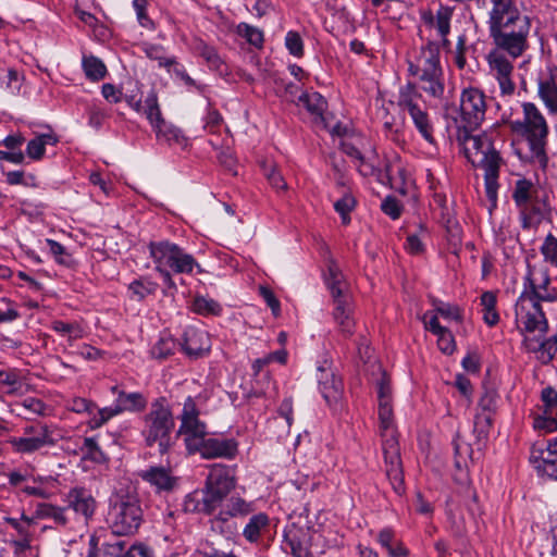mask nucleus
Listing matches in <instances>:
<instances>
[{"instance_id":"obj_1","label":"nucleus","mask_w":557,"mask_h":557,"mask_svg":"<svg viewBox=\"0 0 557 557\" xmlns=\"http://www.w3.org/2000/svg\"><path fill=\"white\" fill-rule=\"evenodd\" d=\"M484 11L494 48L506 51L512 59L520 58L529 49L531 17L515 0H492Z\"/></svg>"},{"instance_id":"obj_2","label":"nucleus","mask_w":557,"mask_h":557,"mask_svg":"<svg viewBox=\"0 0 557 557\" xmlns=\"http://www.w3.org/2000/svg\"><path fill=\"white\" fill-rule=\"evenodd\" d=\"M377 416L380 422V434L382 437V451L385 462V473L389 480L393 490L398 494H403L404 473L400 459V449L397 438V432L394 424V413L392 401L379 403Z\"/></svg>"},{"instance_id":"obj_3","label":"nucleus","mask_w":557,"mask_h":557,"mask_svg":"<svg viewBox=\"0 0 557 557\" xmlns=\"http://www.w3.org/2000/svg\"><path fill=\"white\" fill-rule=\"evenodd\" d=\"M150 257L156 270L162 276L169 288H176L171 272L175 274H190L195 268L201 273L202 269L196 259L178 245L169 240L151 242L148 245Z\"/></svg>"},{"instance_id":"obj_4","label":"nucleus","mask_w":557,"mask_h":557,"mask_svg":"<svg viewBox=\"0 0 557 557\" xmlns=\"http://www.w3.org/2000/svg\"><path fill=\"white\" fill-rule=\"evenodd\" d=\"M175 425L172 409L165 397H159L150 404L143 417L141 435L148 447L158 446L161 455L173 446L172 431Z\"/></svg>"},{"instance_id":"obj_5","label":"nucleus","mask_w":557,"mask_h":557,"mask_svg":"<svg viewBox=\"0 0 557 557\" xmlns=\"http://www.w3.org/2000/svg\"><path fill=\"white\" fill-rule=\"evenodd\" d=\"M435 40H428L421 48L417 61L409 62L408 72L421 82V88L433 98L444 95L443 70L440 63V48Z\"/></svg>"},{"instance_id":"obj_6","label":"nucleus","mask_w":557,"mask_h":557,"mask_svg":"<svg viewBox=\"0 0 557 557\" xmlns=\"http://www.w3.org/2000/svg\"><path fill=\"white\" fill-rule=\"evenodd\" d=\"M466 152L473 165L484 170L487 197L495 200L502 159L492 146L490 137L485 134L469 136L466 140Z\"/></svg>"},{"instance_id":"obj_7","label":"nucleus","mask_w":557,"mask_h":557,"mask_svg":"<svg viewBox=\"0 0 557 557\" xmlns=\"http://www.w3.org/2000/svg\"><path fill=\"white\" fill-rule=\"evenodd\" d=\"M325 283L333 299V319L342 335L350 337L355 331L351 295L339 268L333 261L329 263Z\"/></svg>"},{"instance_id":"obj_8","label":"nucleus","mask_w":557,"mask_h":557,"mask_svg":"<svg viewBox=\"0 0 557 557\" xmlns=\"http://www.w3.org/2000/svg\"><path fill=\"white\" fill-rule=\"evenodd\" d=\"M144 521V511L137 497L119 496L111 504L107 522L112 533L119 536H129L137 533Z\"/></svg>"},{"instance_id":"obj_9","label":"nucleus","mask_w":557,"mask_h":557,"mask_svg":"<svg viewBox=\"0 0 557 557\" xmlns=\"http://www.w3.org/2000/svg\"><path fill=\"white\" fill-rule=\"evenodd\" d=\"M523 119L511 121L510 129L523 136L535 156L544 154V146L548 135L546 120L540 109L532 102L522 104Z\"/></svg>"},{"instance_id":"obj_10","label":"nucleus","mask_w":557,"mask_h":557,"mask_svg":"<svg viewBox=\"0 0 557 557\" xmlns=\"http://www.w3.org/2000/svg\"><path fill=\"white\" fill-rule=\"evenodd\" d=\"M255 511L253 502H248L239 495L226 497L221 507L210 518V529L226 537L237 532V524L233 521L236 518H245Z\"/></svg>"},{"instance_id":"obj_11","label":"nucleus","mask_w":557,"mask_h":557,"mask_svg":"<svg viewBox=\"0 0 557 557\" xmlns=\"http://www.w3.org/2000/svg\"><path fill=\"white\" fill-rule=\"evenodd\" d=\"M180 420L178 434L183 436L187 451L196 454L208 432L206 423L199 419V409L193 397L185 399Z\"/></svg>"},{"instance_id":"obj_12","label":"nucleus","mask_w":557,"mask_h":557,"mask_svg":"<svg viewBox=\"0 0 557 557\" xmlns=\"http://www.w3.org/2000/svg\"><path fill=\"white\" fill-rule=\"evenodd\" d=\"M235 486V468L223 463H214L209 468L202 490L209 496L208 503H214L219 508Z\"/></svg>"},{"instance_id":"obj_13","label":"nucleus","mask_w":557,"mask_h":557,"mask_svg":"<svg viewBox=\"0 0 557 557\" xmlns=\"http://www.w3.org/2000/svg\"><path fill=\"white\" fill-rule=\"evenodd\" d=\"M145 115L151 124L159 140H164L169 145L185 146L186 137L182 131L168 124L162 117L158 96L154 89H151L146 96Z\"/></svg>"},{"instance_id":"obj_14","label":"nucleus","mask_w":557,"mask_h":557,"mask_svg":"<svg viewBox=\"0 0 557 557\" xmlns=\"http://www.w3.org/2000/svg\"><path fill=\"white\" fill-rule=\"evenodd\" d=\"M516 322L527 333L539 332L545 335L548 330V322L541 306V302L520 295L515 306Z\"/></svg>"},{"instance_id":"obj_15","label":"nucleus","mask_w":557,"mask_h":557,"mask_svg":"<svg viewBox=\"0 0 557 557\" xmlns=\"http://www.w3.org/2000/svg\"><path fill=\"white\" fill-rule=\"evenodd\" d=\"M520 295H525L537 302H554L557 300V290L550 287V278L547 272L531 265H528L523 278V290Z\"/></svg>"},{"instance_id":"obj_16","label":"nucleus","mask_w":557,"mask_h":557,"mask_svg":"<svg viewBox=\"0 0 557 557\" xmlns=\"http://www.w3.org/2000/svg\"><path fill=\"white\" fill-rule=\"evenodd\" d=\"M485 95L479 88L469 87L460 96V115L465 127L478 128L485 117Z\"/></svg>"},{"instance_id":"obj_17","label":"nucleus","mask_w":557,"mask_h":557,"mask_svg":"<svg viewBox=\"0 0 557 557\" xmlns=\"http://www.w3.org/2000/svg\"><path fill=\"white\" fill-rule=\"evenodd\" d=\"M513 60L506 51L497 48H493L487 54L490 73L498 82L503 96H511L516 89L512 81Z\"/></svg>"},{"instance_id":"obj_18","label":"nucleus","mask_w":557,"mask_h":557,"mask_svg":"<svg viewBox=\"0 0 557 557\" xmlns=\"http://www.w3.org/2000/svg\"><path fill=\"white\" fill-rule=\"evenodd\" d=\"M455 8L440 3L435 12L429 8H422L419 11L420 20L423 25L430 29H434L441 39L443 48L450 47L448 36L451 29V20L454 16Z\"/></svg>"},{"instance_id":"obj_19","label":"nucleus","mask_w":557,"mask_h":557,"mask_svg":"<svg viewBox=\"0 0 557 557\" xmlns=\"http://www.w3.org/2000/svg\"><path fill=\"white\" fill-rule=\"evenodd\" d=\"M529 459L542 475L557 481V437L548 440L545 448L534 445Z\"/></svg>"},{"instance_id":"obj_20","label":"nucleus","mask_w":557,"mask_h":557,"mask_svg":"<svg viewBox=\"0 0 557 557\" xmlns=\"http://www.w3.org/2000/svg\"><path fill=\"white\" fill-rule=\"evenodd\" d=\"M317 380L319 389L329 406L339 403L343 395V382L336 376L327 361L318 368Z\"/></svg>"},{"instance_id":"obj_21","label":"nucleus","mask_w":557,"mask_h":557,"mask_svg":"<svg viewBox=\"0 0 557 557\" xmlns=\"http://www.w3.org/2000/svg\"><path fill=\"white\" fill-rule=\"evenodd\" d=\"M315 532L309 528L305 529L293 524L285 531L284 543L293 557H313L311 544Z\"/></svg>"},{"instance_id":"obj_22","label":"nucleus","mask_w":557,"mask_h":557,"mask_svg":"<svg viewBox=\"0 0 557 557\" xmlns=\"http://www.w3.org/2000/svg\"><path fill=\"white\" fill-rule=\"evenodd\" d=\"M196 453H199L205 459H233L238 453V443L234 438L206 436Z\"/></svg>"},{"instance_id":"obj_23","label":"nucleus","mask_w":557,"mask_h":557,"mask_svg":"<svg viewBox=\"0 0 557 557\" xmlns=\"http://www.w3.org/2000/svg\"><path fill=\"white\" fill-rule=\"evenodd\" d=\"M537 95L546 109L557 114V67L548 66L537 77Z\"/></svg>"},{"instance_id":"obj_24","label":"nucleus","mask_w":557,"mask_h":557,"mask_svg":"<svg viewBox=\"0 0 557 557\" xmlns=\"http://www.w3.org/2000/svg\"><path fill=\"white\" fill-rule=\"evenodd\" d=\"M536 196L537 188L530 180L519 178L516 181L512 199L522 214L528 212L540 213V209L536 208L535 203Z\"/></svg>"},{"instance_id":"obj_25","label":"nucleus","mask_w":557,"mask_h":557,"mask_svg":"<svg viewBox=\"0 0 557 557\" xmlns=\"http://www.w3.org/2000/svg\"><path fill=\"white\" fill-rule=\"evenodd\" d=\"M182 348L190 357H201L210 349L208 333L196 327H187L184 332Z\"/></svg>"},{"instance_id":"obj_26","label":"nucleus","mask_w":557,"mask_h":557,"mask_svg":"<svg viewBox=\"0 0 557 557\" xmlns=\"http://www.w3.org/2000/svg\"><path fill=\"white\" fill-rule=\"evenodd\" d=\"M10 444L17 453L25 454L36 451L46 445H52L53 440L51 438L49 428L46 424H41L36 436L13 437L10 440Z\"/></svg>"},{"instance_id":"obj_27","label":"nucleus","mask_w":557,"mask_h":557,"mask_svg":"<svg viewBox=\"0 0 557 557\" xmlns=\"http://www.w3.org/2000/svg\"><path fill=\"white\" fill-rule=\"evenodd\" d=\"M523 345L528 351L535 352L536 358L543 364H547L554 359L557 352V335L550 336L543 341L525 336Z\"/></svg>"},{"instance_id":"obj_28","label":"nucleus","mask_w":557,"mask_h":557,"mask_svg":"<svg viewBox=\"0 0 557 557\" xmlns=\"http://www.w3.org/2000/svg\"><path fill=\"white\" fill-rule=\"evenodd\" d=\"M69 506L85 519H89L96 509V500L92 495L85 488L75 487L69 493Z\"/></svg>"},{"instance_id":"obj_29","label":"nucleus","mask_w":557,"mask_h":557,"mask_svg":"<svg viewBox=\"0 0 557 557\" xmlns=\"http://www.w3.org/2000/svg\"><path fill=\"white\" fill-rule=\"evenodd\" d=\"M397 104L403 111H407L410 116L425 109L421 94L410 83L400 87Z\"/></svg>"},{"instance_id":"obj_30","label":"nucleus","mask_w":557,"mask_h":557,"mask_svg":"<svg viewBox=\"0 0 557 557\" xmlns=\"http://www.w3.org/2000/svg\"><path fill=\"white\" fill-rule=\"evenodd\" d=\"M270 518L264 512L252 515L243 529L244 539L251 544L258 543L268 531Z\"/></svg>"},{"instance_id":"obj_31","label":"nucleus","mask_w":557,"mask_h":557,"mask_svg":"<svg viewBox=\"0 0 557 557\" xmlns=\"http://www.w3.org/2000/svg\"><path fill=\"white\" fill-rule=\"evenodd\" d=\"M141 478L159 491H171L176 483V479L163 467H151L141 472Z\"/></svg>"},{"instance_id":"obj_32","label":"nucleus","mask_w":557,"mask_h":557,"mask_svg":"<svg viewBox=\"0 0 557 557\" xmlns=\"http://www.w3.org/2000/svg\"><path fill=\"white\" fill-rule=\"evenodd\" d=\"M209 496L206 495L203 490L201 491V497L198 492L188 494L184 499V510L186 512H198L213 517L218 510V506L214 503H208Z\"/></svg>"},{"instance_id":"obj_33","label":"nucleus","mask_w":557,"mask_h":557,"mask_svg":"<svg viewBox=\"0 0 557 557\" xmlns=\"http://www.w3.org/2000/svg\"><path fill=\"white\" fill-rule=\"evenodd\" d=\"M298 106L304 107L315 120L323 121V114L327 109V102L317 91H306L298 98Z\"/></svg>"},{"instance_id":"obj_34","label":"nucleus","mask_w":557,"mask_h":557,"mask_svg":"<svg viewBox=\"0 0 557 557\" xmlns=\"http://www.w3.org/2000/svg\"><path fill=\"white\" fill-rule=\"evenodd\" d=\"M58 143V136L52 132L37 135L28 141L26 153L33 160H40L45 154L46 146H55Z\"/></svg>"},{"instance_id":"obj_35","label":"nucleus","mask_w":557,"mask_h":557,"mask_svg":"<svg viewBox=\"0 0 557 557\" xmlns=\"http://www.w3.org/2000/svg\"><path fill=\"white\" fill-rule=\"evenodd\" d=\"M115 403L117 407L121 408V412L123 411H141L147 406L146 397L139 393H126L120 392L119 397H116Z\"/></svg>"},{"instance_id":"obj_36","label":"nucleus","mask_w":557,"mask_h":557,"mask_svg":"<svg viewBox=\"0 0 557 557\" xmlns=\"http://www.w3.org/2000/svg\"><path fill=\"white\" fill-rule=\"evenodd\" d=\"M195 49L197 53L205 59L210 69L220 73L224 71V61L214 47L209 46L203 40H198L195 45Z\"/></svg>"},{"instance_id":"obj_37","label":"nucleus","mask_w":557,"mask_h":557,"mask_svg":"<svg viewBox=\"0 0 557 557\" xmlns=\"http://www.w3.org/2000/svg\"><path fill=\"white\" fill-rule=\"evenodd\" d=\"M481 306L483 312V320L488 326H494L499 321V314L496 310V294L493 292H484L481 295Z\"/></svg>"},{"instance_id":"obj_38","label":"nucleus","mask_w":557,"mask_h":557,"mask_svg":"<svg viewBox=\"0 0 557 557\" xmlns=\"http://www.w3.org/2000/svg\"><path fill=\"white\" fill-rule=\"evenodd\" d=\"M82 65L86 77L92 82L101 81L107 75L104 63L97 57H84Z\"/></svg>"},{"instance_id":"obj_39","label":"nucleus","mask_w":557,"mask_h":557,"mask_svg":"<svg viewBox=\"0 0 557 557\" xmlns=\"http://www.w3.org/2000/svg\"><path fill=\"white\" fill-rule=\"evenodd\" d=\"M420 135L430 144L435 143L434 126L425 109L410 116Z\"/></svg>"},{"instance_id":"obj_40","label":"nucleus","mask_w":557,"mask_h":557,"mask_svg":"<svg viewBox=\"0 0 557 557\" xmlns=\"http://www.w3.org/2000/svg\"><path fill=\"white\" fill-rule=\"evenodd\" d=\"M159 285L157 282L152 281L151 278L144 276L138 280L133 281L128 289L132 293L133 297H135L137 300H143L149 295H153Z\"/></svg>"},{"instance_id":"obj_41","label":"nucleus","mask_w":557,"mask_h":557,"mask_svg":"<svg viewBox=\"0 0 557 557\" xmlns=\"http://www.w3.org/2000/svg\"><path fill=\"white\" fill-rule=\"evenodd\" d=\"M141 49L147 58L158 61L159 66L165 67L169 72H171L172 65H176V59L166 58L164 48L160 45L144 44Z\"/></svg>"},{"instance_id":"obj_42","label":"nucleus","mask_w":557,"mask_h":557,"mask_svg":"<svg viewBox=\"0 0 557 557\" xmlns=\"http://www.w3.org/2000/svg\"><path fill=\"white\" fill-rule=\"evenodd\" d=\"M125 545H126V543L121 540H115L112 543H106L102 545V556L101 557H122L124 555L126 556L127 549H126ZM90 546H91V550H90L88 557H97L94 552L97 546V540L95 536H92L90 539Z\"/></svg>"},{"instance_id":"obj_43","label":"nucleus","mask_w":557,"mask_h":557,"mask_svg":"<svg viewBox=\"0 0 557 557\" xmlns=\"http://www.w3.org/2000/svg\"><path fill=\"white\" fill-rule=\"evenodd\" d=\"M37 512L42 518L52 519L57 525L64 527L67 524L66 509L54 506L52 504L38 505Z\"/></svg>"},{"instance_id":"obj_44","label":"nucleus","mask_w":557,"mask_h":557,"mask_svg":"<svg viewBox=\"0 0 557 557\" xmlns=\"http://www.w3.org/2000/svg\"><path fill=\"white\" fill-rule=\"evenodd\" d=\"M175 348V339L168 334H162L153 344L150 352L156 359H165L174 352Z\"/></svg>"},{"instance_id":"obj_45","label":"nucleus","mask_w":557,"mask_h":557,"mask_svg":"<svg viewBox=\"0 0 557 557\" xmlns=\"http://www.w3.org/2000/svg\"><path fill=\"white\" fill-rule=\"evenodd\" d=\"M81 450L83 451V459L97 463H104L108 460L107 456L94 437H85Z\"/></svg>"},{"instance_id":"obj_46","label":"nucleus","mask_w":557,"mask_h":557,"mask_svg":"<svg viewBox=\"0 0 557 557\" xmlns=\"http://www.w3.org/2000/svg\"><path fill=\"white\" fill-rule=\"evenodd\" d=\"M122 413L121 408L117 407L116 403H114L111 407H106L96 410L91 414L92 417L89 420V425L91 429H98L102 426L106 422H108L111 418Z\"/></svg>"},{"instance_id":"obj_47","label":"nucleus","mask_w":557,"mask_h":557,"mask_svg":"<svg viewBox=\"0 0 557 557\" xmlns=\"http://www.w3.org/2000/svg\"><path fill=\"white\" fill-rule=\"evenodd\" d=\"M493 417L490 413H476L474 417L473 433L476 437V442L480 445L482 441H485L488 436L490 430L493 424Z\"/></svg>"},{"instance_id":"obj_48","label":"nucleus","mask_w":557,"mask_h":557,"mask_svg":"<svg viewBox=\"0 0 557 557\" xmlns=\"http://www.w3.org/2000/svg\"><path fill=\"white\" fill-rule=\"evenodd\" d=\"M497 399L498 395L496 391L485 388L479 399L476 413H490L491 416H494L497 409Z\"/></svg>"},{"instance_id":"obj_49","label":"nucleus","mask_w":557,"mask_h":557,"mask_svg":"<svg viewBox=\"0 0 557 557\" xmlns=\"http://www.w3.org/2000/svg\"><path fill=\"white\" fill-rule=\"evenodd\" d=\"M193 309L195 312H197L199 314H203V315H207V314L218 315V314H220V312L222 310V308L218 301H215L211 298L202 297V296H197L194 299Z\"/></svg>"},{"instance_id":"obj_50","label":"nucleus","mask_w":557,"mask_h":557,"mask_svg":"<svg viewBox=\"0 0 557 557\" xmlns=\"http://www.w3.org/2000/svg\"><path fill=\"white\" fill-rule=\"evenodd\" d=\"M343 147V151L350 158H352L355 161H357V168L359 170V172L362 174V175H370L373 173V166L368 164L366 161H364V158L363 156L361 154V152L359 151L358 148H356L352 144L350 143H343L342 145Z\"/></svg>"},{"instance_id":"obj_51","label":"nucleus","mask_w":557,"mask_h":557,"mask_svg":"<svg viewBox=\"0 0 557 557\" xmlns=\"http://www.w3.org/2000/svg\"><path fill=\"white\" fill-rule=\"evenodd\" d=\"M0 85H4L10 94H16L21 87L18 72L12 67L0 66Z\"/></svg>"},{"instance_id":"obj_52","label":"nucleus","mask_w":557,"mask_h":557,"mask_svg":"<svg viewBox=\"0 0 557 557\" xmlns=\"http://www.w3.org/2000/svg\"><path fill=\"white\" fill-rule=\"evenodd\" d=\"M52 329L61 335H67L69 339L82 338L84 335L83 329L76 322L67 323L58 320L52 323Z\"/></svg>"},{"instance_id":"obj_53","label":"nucleus","mask_w":557,"mask_h":557,"mask_svg":"<svg viewBox=\"0 0 557 557\" xmlns=\"http://www.w3.org/2000/svg\"><path fill=\"white\" fill-rule=\"evenodd\" d=\"M356 206V200L350 194H345L341 199L335 201L334 209L339 213L342 222L348 224L350 222L349 213Z\"/></svg>"},{"instance_id":"obj_54","label":"nucleus","mask_w":557,"mask_h":557,"mask_svg":"<svg viewBox=\"0 0 557 557\" xmlns=\"http://www.w3.org/2000/svg\"><path fill=\"white\" fill-rule=\"evenodd\" d=\"M46 244L49 247L51 255L54 257L55 261L65 267H71L73 263L72 257L66 252L63 245L58 243L54 239L47 238Z\"/></svg>"},{"instance_id":"obj_55","label":"nucleus","mask_w":557,"mask_h":557,"mask_svg":"<svg viewBox=\"0 0 557 557\" xmlns=\"http://www.w3.org/2000/svg\"><path fill=\"white\" fill-rule=\"evenodd\" d=\"M540 250L544 261L557 268V238L548 234Z\"/></svg>"},{"instance_id":"obj_56","label":"nucleus","mask_w":557,"mask_h":557,"mask_svg":"<svg viewBox=\"0 0 557 557\" xmlns=\"http://www.w3.org/2000/svg\"><path fill=\"white\" fill-rule=\"evenodd\" d=\"M263 173L267 177L270 185L275 188L277 191H285L287 189V184L282 176V174L277 171L274 164H264Z\"/></svg>"},{"instance_id":"obj_57","label":"nucleus","mask_w":557,"mask_h":557,"mask_svg":"<svg viewBox=\"0 0 557 557\" xmlns=\"http://www.w3.org/2000/svg\"><path fill=\"white\" fill-rule=\"evenodd\" d=\"M238 33L255 47H261L263 44V33L257 27L242 23L238 25Z\"/></svg>"},{"instance_id":"obj_58","label":"nucleus","mask_w":557,"mask_h":557,"mask_svg":"<svg viewBox=\"0 0 557 557\" xmlns=\"http://www.w3.org/2000/svg\"><path fill=\"white\" fill-rule=\"evenodd\" d=\"M285 46L292 55L296 58H301L304 55V41L299 33L295 30L287 32L285 36Z\"/></svg>"},{"instance_id":"obj_59","label":"nucleus","mask_w":557,"mask_h":557,"mask_svg":"<svg viewBox=\"0 0 557 557\" xmlns=\"http://www.w3.org/2000/svg\"><path fill=\"white\" fill-rule=\"evenodd\" d=\"M435 312L448 320L460 321L462 318L458 306L442 301L435 304Z\"/></svg>"},{"instance_id":"obj_60","label":"nucleus","mask_w":557,"mask_h":557,"mask_svg":"<svg viewBox=\"0 0 557 557\" xmlns=\"http://www.w3.org/2000/svg\"><path fill=\"white\" fill-rule=\"evenodd\" d=\"M533 428L544 433H552L557 430V420L547 414H537L533 419Z\"/></svg>"},{"instance_id":"obj_61","label":"nucleus","mask_w":557,"mask_h":557,"mask_svg":"<svg viewBox=\"0 0 557 557\" xmlns=\"http://www.w3.org/2000/svg\"><path fill=\"white\" fill-rule=\"evenodd\" d=\"M437 337V346L444 354L450 355L455 351L456 344L451 332L446 327L443 332L435 335Z\"/></svg>"},{"instance_id":"obj_62","label":"nucleus","mask_w":557,"mask_h":557,"mask_svg":"<svg viewBox=\"0 0 557 557\" xmlns=\"http://www.w3.org/2000/svg\"><path fill=\"white\" fill-rule=\"evenodd\" d=\"M376 116L377 119L382 122L383 124V128L385 131V135L387 137H391L392 139H395V136H396V133H397V129L395 128V117L392 116L388 112H387V109L382 107L377 113H376Z\"/></svg>"},{"instance_id":"obj_63","label":"nucleus","mask_w":557,"mask_h":557,"mask_svg":"<svg viewBox=\"0 0 557 557\" xmlns=\"http://www.w3.org/2000/svg\"><path fill=\"white\" fill-rule=\"evenodd\" d=\"M147 0H133V7L136 11L138 23L145 28H153V22L147 14Z\"/></svg>"},{"instance_id":"obj_64","label":"nucleus","mask_w":557,"mask_h":557,"mask_svg":"<svg viewBox=\"0 0 557 557\" xmlns=\"http://www.w3.org/2000/svg\"><path fill=\"white\" fill-rule=\"evenodd\" d=\"M107 117L108 113L106 110L97 104H92L88 109V124L95 129H99Z\"/></svg>"}]
</instances>
